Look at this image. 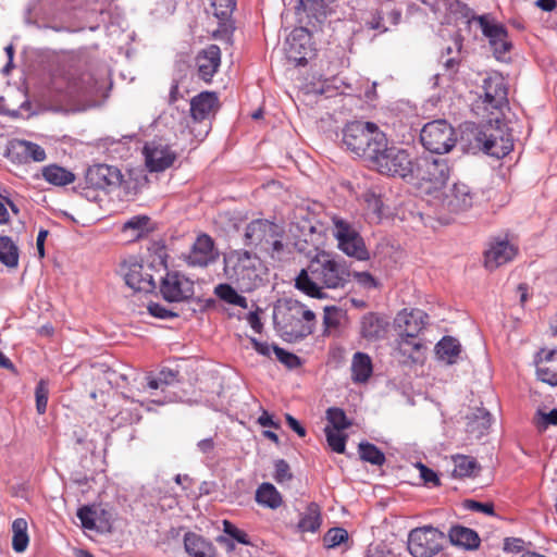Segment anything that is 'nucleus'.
<instances>
[{
    "label": "nucleus",
    "instance_id": "nucleus-22",
    "mask_svg": "<svg viewBox=\"0 0 557 557\" xmlns=\"http://www.w3.org/2000/svg\"><path fill=\"white\" fill-rule=\"evenodd\" d=\"M218 108V97L214 92L205 91L195 96L190 101V114L195 121L209 119Z\"/></svg>",
    "mask_w": 557,
    "mask_h": 557
},
{
    "label": "nucleus",
    "instance_id": "nucleus-6",
    "mask_svg": "<svg viewBox=\"0 0 557 557\" xmlns=\"http://www.w3.org/2000/svg\"><path fill=\"white\" fill-rule=\"evenodd\" d=\"M245 244L267 252L272 259H280L284 252V230L278 224L257 219L247 224Z\"/></svg>",
    "mask_w": 557,
    "mask_h": 557
},
{
    "label": "nucleus",
    "instance_id": "nucleus-38",
    "mask_svg": "<svg viewBox=\"0 0 557 557\" xmlns=\"http://www.w3.org/2000/svg\"><path fill=\"white\" fill-rule=\"evenodd\" d=\"M106 513L104 509H100L96 505H85L77 510V517L82 522V527L87 530L98 529L96 521Z\"/></svg>",
    "mask_w": 557,
    "mask_h": 557
},
{
    "label": "nucleus",
    "instance_id": "nucleus-62",
    "mask_svg": "<svg viewBox=\"0 0 557 557\" xmlns=\"http://www.w3.org/2000/svg\"><path fill=\"white\" fill-rule=\"evenodd\" d=\"M147 380H148L147 386L150 389H158V388L163 389L164 386H168L169 384H171V380L162 379V377H158V376L157 377L149 376Z\"/></svg>",
    "mask_w": 557,
    "mask_h": 557
},
{
    "label": "nucleus",
    "instance_id": "nucleus-45",
    "mask_svg": "<svg viewBox=\"0 0 557 557\" xmlns=\"http://www.w3.org/2000/svg\"><path fill=\"white\" fill-rule=\"evenodd\" d=\"M359 455L363 461L375 466H382L385 462L384 454L371 443L359 444Z\"/></svg>",
    "mask_w": 557,
    "mask_h": 557
},
{
    "label": "nucleus",
    "instance_id": "nucleus-13",
    "mask_svg": "<svg viewBox=\"0 0 557 557\" xmlns=\"http://www.w3.org/2000/svg\"><path fill=\"white\" fill-rule=\"evenodd\" d=\"M160 293L169 302H182L194 296V282L180 272H169L161 281Z\"/></svg>",
    "mask_w": 557,
    "mask_h": 557
},
{
    "label": "nucleus",
    "instance_id": "nucleus-53",
    "mask_svg": "<svg viewBox=\"0 0 557 557\" xmlns=\"http://www.w3.org/2000/svg\"><path fill=\"white\" fill-rule=\"evenodd\" d=\"M293 478L289 465L284 459L275 461L274 479L277 483L289 481Z\"/></svg>",
    "mask_w": 557,
    "mask_h": 557
},
{
    "label": "nucleus",
    "instance_id": "nucleus-11",
    "mask_svg": "<svg viewBox=\"0 0 557 557\" xmlns=\"http://www.w3.org/2000/svg\"><path fill=\"white\" fill-rule=\"evenodd\" d=\"M470 22H476L482 34L488 39L494 55L498 60H505L506 54L511 49V42L508 39L506 27L498 23L491 14L475 15L467 14Z\"/></svg>",
    "mask_w": 557,
    "mask_h": 557
},
{
    "label": "nucleus",
    "instance_id": "nucleus-3",
    "mask_svg": "<svg viewBox=\"0 0 557 557\" xmlns=\"http://www.w3.org/2000/svg\"><path fill=\"white\" fill-rule=\"evenodd\" d=\"M223 271L242 292H252L262 285L268 269L256 253L237 249L224 255Z\"/></svg>",
    "mask_w": 557,
    "mask_h": 557
},
{
    "label": "nucleus",
    "instance_id": "nucleus-20",
    "mask_svg": "<svg viewBox=\"0 0 557 557\" xmlns=\"http://www.w3.org/2000/svg\"><path fill=\"white\" fill-rule=\"evenodd\" d=\"M221 63V50L216 45H210L200 51L196 58L199 76L210 82Z\"/></svg>",
    "mask_w": 557,
    "mask_h": 557
},
{
    "label": "nucleus",
    "instance_id": "nucleus-40",
    "mask_svg": "<svg viewBox=\"0 0 557 557\" xmlns=\"http://www.w3.org/2000/svg\"><path fill=\"white\" fill-rule=\"evenodd\" d=\"M215 295L223 301L246 309L248 307L247 299L239 295L230 284H220L215 287Z\"/></svg>",
    "mask_w": 557,
    "mask_h": 557
},
{
    "label": "nucleus",
    "instance_id": "nucleus-41",
    "mask_svg": "<svg viewBox=\"0 0 557 557\" xmlns=\"http://www.w3.org/2000/svg\"><path fill=\"white\" fill-rule=\"evenodd\" d=\"M125 197L136 196L148 184V176H115Z\"/></svg>",
    "mask_w": 557,
    "mask_h": 557
},
{
    "label": "nucleus",
    "instance_id": "nucleus-31",
    "mask_svg": "<svg viewBox=\"0 0 557 557\" xmlns=\"http://www.w3.org/2000/svg\"><path fill=\"white\" fill-rule=\"evenodd\" d=\"M435 352L440 360L447 364L457 362L461 352L459 342L451 336H444L435 346Z\"/></svg>",
    "mask_w": 557,
    "mask_h": 557
},
{
    "label": "nucleus",
    "instance_id": "nucleus-36",
    "mask_svg": "<svg viewBox=\"0 0 557 557\" xmlns=\"http://www.w3.org/2000/svg\"><path fill=\"white\" fill-rule=\"evenodd\" d=\"M12 547L16 553H23L28 546L29 537L27 534V521L17 518L12 523Z\"/></svg>",
    "mask_w": 557,
    "mask_h": 557
},
{
    "label": "nucleus",
    "instance_id": "nucleus-9",
    "mask_svg": "<svg viewBox=\"0 0 557 557\" xmlns=\"http://www.w3.org/2000/svg\"><path fill=\"white\" fill-rule=\"evenodd\" d=\"M333 235L337 240L338 248L348 257L364 261L370 258V252L363 238L358 231L347 221L339 216H333Z\"/></svg>",
    "mask_w": 557,
    "mask_h": 557
},
{
    "label": "nucleus",
    "instance_id": "nucleus-14",
    "mask_svg": "<svg viewBox=\"0 0 557 557\" xmlns=\"http://www.w3.org/2000/svg\"><path fill=\"white\" fill-rule=\"evenodd\" d=\"M120 273L125 283L132 289L137 292H150L156 287L153 277L149 273H144V265L137 257H128L120 264Z\"/></svg>",
    "mask_w": 557,
    "mask_h": 557
},
{
    "label": "nucleus",
    "instance_id": "nucleus-56",
    "mask_svg": "<svg viewBox=\"0 0 557 557\" xmlns=\"http://www.w3.org/2000/svg\"><path fill=\"white\" fill-rule=\"evenodd\" d=\"M537 428L545 430L548 425H557V409L550 410L548 413L540 412Z\"/></svg>",
    "mask_w": 557,
    "mask_h": 557
},
{
    "label": "nucleus",
    "instance_id": "nucleus-5",
    "mask_svg": "<svg viewBox=\"0 0 557 557\" xmlns=\"http://www.w3.org/2000/svg\"><path fill=\"white\" fill-rule=\"evenodd\" d=\"M274 322L288 341L302 339L314 331L315 314L296 299H285L274 312Z\"/></svg>",
    "mask_w": 557,
    "mask_h": 557
},
{
    "label": "nucleus",
    "instance_id": "nucleus-58",
    "mask_svg": "<svg viewBox=\"0 0 557 557\" xmlns=\"http://www.w3.org/2000/svg\"><path fill=\"white\" fill-rule=\"evenodd\" d=\"M468 508L486 515H494V505L492 503H480L475 500H469Z\"/></svg>",
    "mask_w": 557,
    "mask_h": 557
},
{
    "label": "nucleus",
    "instance_id": "nucleus-35",
    "mask_svg": "<svg viewBox=\"0 0 557 557\" xmlns=\"http://www.w3.org/2000/svg\"><path fill=\"white\" fill-rule=\"evenodd\" d=\"M0 262L8 268L18 265V248L9 236H0Z\"/></svg>",
    "mask_w": 557,
    "mask_h": 557
},
{
    "label": "nucleus",
    "instance_id": "nucleus-8",
    "mask_svg": "<svg viewBox=\"0 0 557 557\" xmlns=\"http://www.w3.org/2000/svg\"><path fill=\"white\" fill-rule=\"evenodd\" d=\"M505 124L496 120V125H484L475 135V140L483 151L492 157L503 158L513 148L511 135L505 129Z\"/></svg>",
    "mask_w": 557,
    "mask_h": 557
},
{
    "label": "nucleus",
    "instance_id": "nucleus-29",
    "mask_svg": "<svg viewBox=\"0 0 557 557\" xmlns=\"http://www.w3.org/2000/svg\"><path fill=\"white\" fill-rule=\"evenodd\" d=\"M351 380L355 383H366L373 372L372 360L366 352L358 351L351 360Z\"/></svg>",
    "mask_w": 557,
    "mask_h": 557
},
{
    "label": "nucleus",
    "instance_id": "nucleus-28",
    "mask_svg": "<svg viewBox=\"0 0 557 557\" xmlns=\"http://www.w3.org/2000/svg\"><path fill=\"white\" fill-rule=\"evenodd\" d=\"M321 524V507L317 503L311 502L307 505L305 511L300 513L299 521L297 523V530L300 533H315L320 530Z\"/></svg>",
    "mask_w": 557,
    "mask_h": 557
},
{
    "label": "nucleus",
    "instance_id": "nucleus-47",
    "mask_svg": "<svg viewBox=\"0 0 557 557\" xmlns=\"http://www.w3.org/2000/svg\"><path fill=\"white\" fill-rule=\"evenodd\" d=\"M49 396V383L45 379H40L35 388L36 410L39 414H44L47 410Z\"/></svg>",
    "mask_w": 557,
    "mask_h": 557
},
{
    "label": "nucleus",
    "instance_id": "nucleus-18",
    "mask_svg": "<svg viewBox=\"0 0 557 557\" xmlns=\"http://www.w3.org/2000/svg\"><path fill=\"white\" fill-rule=\"evenodd\" d=\"M219 257L214 240L207 234L199 235L187 256V263L193 267H207Z\"/></svg>",
    "mask_w": 557,
    "mask_h": 557
},
{
    "label": "nucleus",
    "instance_id": "nucleus-55",
    "mask_svg": "<svg viewBox=\"0 0 557 557\" xmlns=\"http://www.w3.org/2000/svg\"><path fill=\"white\" fill-rule=\"evenodd\" d=\"M419 469L424 483L433 484L434 486H438L441 484L437 474L432 469L428 468L423 463H419Z\"/></svg>",
    "mask_w": 557,
    "mask_h": 557
},
{
    "label": "nucleus",
    "instance_id": "nucleus-19",
    "mask_svg": "<svg viewBox=\"0 0 557 557\" xmlns=\"http://www.w3.org/2000/svg\"><path fill=\"white\" fill-rule=\"evenodd\" d=\"M484 102L493 109H502L507 104V87L504 77L495 74L483 81Z\"/></svg>",
    "mask_w": 557,
    "mask_h": 557
},
{
    "label": "nucleus",
    "instance_id": "nucleus-63",
    "mask_svg": "<svg viewBox=\"0 0 557 557\" xmlns=\"http://www.w3.org/2000/svg\"><path fill=\"white\" fill-rule=\"evenodd\" d=\"M250 343L253 347V349L263 356H270L271 354V347L268 343L259 342L258 339L251 337Z\"/></svg>",
    "mask_w": 557,
    "mask_h": 557
},
{
    "label": "nucleus",
    "instance_id": "nucleus-60",
    "mask_svg": "<svg viewBox=\"0 0 557 557\" xmlns=\"http://www.w3.org/2000/svg\"><path fill=\"white\" fill-rule=\"evenodd\" d=\"M352 275L358 281V283L366 287L371 288L376 286L374 277L369 272H356Z\"/></svg>",
    "mask_w": 557,
    "mask_h": 557
},
{
    "label": "nucleus",
    "instance_id": "nucleus-21",
    "mask_svg": "<svg viewBox=\"0 0 557 557\" xmlns=\"http://www.w3.org/2000/svg\"><path fill=\"white\" fill-rule=\"evenodd\" d=\"M110 184L108 176H77L73 189L86 199L97 201Z\"/></svg>",
    "mask_w": 557,
    "mask_h": 557
},
{
    "label": "nucleus",
    "instance_id": "nucleus-59",
    "mask_svg": "<svg viewBox=\"0 0 557 557\" xmlns=\"http://www.w3.org/2000/svg\"><path fill=\"white\" fill-rule=\"evenodd\" d=\"M49 184L54 186H66L73 184L77 176H42Z\"/></svg>",
    "mask_w": 557,
    "mask_h": 557
},
{
    "label": "nucleus",
    "instance_id": "nucleus-26",
    "mask_svg": "<svg viewBox=\"0 0 557 557\" xmlns=\"http://www.w3.org/2000/svg\"><path fill=\"white\" fill-rule=\"evenodd\" d=\"M492 416L485 408H476L467 416V433L475 440L481 438L490 429Z\"/></svg>",
    "mask_w": 557,
    "mask_h": 557
},
{
    "label": "nucleus",
    "instance_id": "nucleus-50",
    "mask_svg": "<svg viewBox=\"0 0 557 557\" xmlns=\"http://www.w3.org/2000/svg\"><path fill=\"white\" fill-rule=\"evenodd\" d=\"M277 360L285 364L289 369H295L301 366L300 358L293 352L286 351L285 349L273 346L272 347Z\"/></svg>",
    "mask_w": 557,
    "mask_h": 557
},
{
    "label": "nucleus",
    "instance_id": "nucleus-30",
    "mask_svg": "<svg viewBox=\"0 0 557 557\" xmlns=\"http://www.w3.org/2000/svg\"><path fill=\"white\" fill-rule=\"evenodd\" d=\"M448 535L454 545L461 546L467 549H474L480 545V537L478 533L466 527L455 525L449 530Z\"/></svg>",
    "mask_w": 557,
    "mask_h": 557
},
{
    "label": "nucleus",
    "instance_id": "nucleus-34",
    "mask_svg": "<svg viewBox=\"0 0 557 557\" xmlns=\"http://www.w3.org/2000/svg\"><path fill=\"white\" fill-rule=\"evenodd\" d=\"M256 502L264 507L276 509L282 503V495L271 483H262L256 491Z\"/></svg>",
    "mask_w": 557,
    "mask_h": 557
},
{
    "label": "nucleus",
    "instance_id": "nucleus-4",
    "mask_svg": "<svg viewBox=\"0 0 557 557\" xmlns=\"http://www.w3.org/2000/svg\"><path fill=\"white\" fill-rule=\"evenodd\" d=\"M343 144L355 156L373 162L385 149L386 135L373 122L354 121L343 129Z\"/></svg>",
    "mask_w": 557,
    "mask_h": 557
},
{
    "label": "nucleus",
    "instance_id": "nucleus-52",
    "mask_svg": "<svg viewBox=\"0 0 557 557\" xmlns=\"http://www.w3.org/2000/svg\"><path fill=\"white\" fill-rule=\"evenodd\" d=\"M223 531L239 544L248 545L250 543L248 534L228 520L223 521Z\"/></svg>",
    "mask_w": 557,
    "mask_h": 557
},
{
    "label": "nucleus",
    "instance_id": "nucleus-1",
    "mask_svg": "<svg viewBox=\"0 0 557 557\" xmlns=\"http://www.w3.org/2000/svg\"><path fill=\"white\" fill-rule=\"evenodd\" d=\"M409 183L416 187L421 197L434 202L437 209V220L449 224L456 215L470 210L474 202V193L460 182L450 181V176H408Z\"/></svg>",
    "mask_w": 557,
    "mask_h": 557
},
{
    "label": "nucleus",
    "instance_id": "nucleus-43",
    "mask_svg": "<svg viewBox=\"0 0 557 557\" xmlns=\"http://www.w3.org/2000/svg\"><path fill=\"white\" fill-rule=\"evenodd\" d=\"M15 148L18 153L24 154L25 158L30 159L32 161L42 162L46 159L45 149L38 144L21 140L16 144Z\"/></svg>",
    "mask_w": 557,
    "mask_h": 557
},
{
    "label": "nucleus",
    "instance_id": "nucleus-37",
    "mask_svg": "<svg viewBox=\"0 0 557 557\" xmlns=\"http://www.w3.org/2000/svg\"><path fill=\"white\" fill-rule=\"evenodd\" d=\"M297 40L301 41L305 40L307 42L309 40V35L305 28H298L295 29L290 36L287 38V45H288V53L289 58L294 59L298 63H301V61L306 60V53L301 52V49H305V44H299V49H297Z\"/></svg>",
    "mask_w": 557,
    "mask_h": 557
},
{
    "label": "nucleus",
    "instance_id": "nucleus-57",
    "mask_svg": "<svg viewBox=\"0 0 557 557\" xmlns=\"http://www.w3.org/2000/svg\"><path fill=\"white\" fill-rule=\"evenodd\" d=\"M382 22H383L382 12L376 10L375 12L371 13V17L369 20H367L366 23L369 26V28H371V29L385 32L386 27H384Z\"/></svg>",
    "mask_w": 557,
    "mask_h": 557
},
{
    "label": "nucleus",
    "instance_id": "nucleus-61",
    "mask_svg": "<svg viewBox=\"0 0 557 557\" xmlns=\"http://www.w3.org/2000/svg\"><path fill=\"white\" fill-rule=\"evenodd\" d=\"M286 422L288 426L295 431L300 437L306 435V429L290 414H286Z\"/></svg>",
    "mask_w": 557,
    "mask_h": 557
},
{
    "label": "nucleus",
    "instance_id": "nucleus-54",
    "mask_svg": "<svg viewBox=\"0 0 557 557\" xmlns=\"http://www.w3.org/2000/svg\"><path fill=\"white\" fill-rule=\"evenodd\" d=\"M148 312L153 315L154 318L159 319H169L176 317V313L172 312L171 310L166 309L164 306L158 304V302H150L147 307Z\"/></svg>",
    "mask_w": 557,
    "mask_h": 557
},
{
    "label": "nucleus",
    "instance_id": "nucleus-64",
    "mask_svg": "<svg viewBox=\"0 0 557 557\" xmlns=\"http://www.w3.org/2000/svg\"><path fill=\"white\" fill-rule=\"evenodd\" d=\"M248 323L250 324L251 329L257 332L261 333L263 329V324L261 322V319L258 314V312H250L247 317Z\"/></svg>",
    "mask_w": 557,
    "mask_h": 557
},
{
    "label": "nucleus",
    "instance_id": "nucleus-12",
    "mask_svg": "<svg viewBox=\"0 0 557 557\" xmlns=\"http://www.w3.org/2000/svg\"><path fill=\"white\" fill-rule=\"evenodd\" d=\"M373 162L377 165L380 174H413L414 164L409 153L396 147H387L379 153Z\"/></svg>",
    "mask_w": 557,
    "mask_h": 557
},
{
    "label": "nucleus",
    "instance_id": "nucleus-32",
    "mask_svg": "<svg viewBox=\"0 0 557 557\" xmlns=\"http://www.w3.org/2000/svg\"><path fill=\"white\" fill-rule=\"evenodd\" d=\"M151 219L148 215L139 214L134 215L122 225V232L129 234L133 239H139L146 235L152 227L150 226Z\"/></svg>",
    "mask_w": 557,
    "mask_h": 557
},
{
    "label": "nucleus",
    "instance_id": "nucleus-23",
    "mask_svg": "<svg viewBox=\"0 0 557 557\" xmlns=\"http://www.w3.org/2000/svg\"><path fill=\"white\" fill-rule=\"evenodd\" d=\"M388 321L376 313H367L361 319L360 333L367 341H379L385 337Z\"/></svg>",
    "mask_w": 557,
    "mask_h": 557
},
{
    "label": "nucleus",
    "instance_id": "nucleus-15",
    "mask_svg": "<svg viewBox=\"0 0 557 557\" xmlns=\"http://www.w3.org/2000/svg\"><path fill=\"white\" fill-rule=\"evenodd\" d=\"M518 253V247L507 239L491 240L483 253V264L488 271L512 261Z\"/></svg>",
    "mask_w": 557,
    "mask_h": 557
},
{
    "label": "nucleus",
    "instance_id": "nucleus-17",
    "mask_svg": "<svg viewBox=\"0 0 557 557\" xmlns=\"http://www.w3.org/2000/svg\"><path fill=\"white\" fill-rule=\"evenodd\" d=\"M429 322V315L421 309H404L395 318L399 335L419 336Z\"/></svg>",
    "mask_w": 557,
    "mask_h": 557
},
{
    "label": "nucleus",
    "instance_id": "nucleus-27",
    "mask_svg": "<svg viewBox=\"0 0 557 557\" xmlns=\"http://www.w3.org/2000/svg\"><path fill=\"white\" fill-rule=\"evenodd\" d=\"M423 349L424 345L419 336L409 337L398 334L396 350L404 358V362H417Z\"/></svg>",
    "mask_w": 557,
    "mask_h": 557
},
{
    "label": "nucleus",
    "instance_id": "nucleus-24",
    "mask_svg": "<svg viewBox=\"0 0 557 557\" xmlns=\"http://www.w3.org/2000/svg\"><path fill=\"white\" fill-rule=\"evenodd\" d=\"M543 357L536 361L539 380L552 386L557 385V350L542 351Z\"/></svg>",
    "mask_w": 557,
    "mask_h": 557
},
{
    "label": "nucleus",
    "instance_id": "nucleus-7",
    "mask_svg": "<svg viewBox=\"0 0 557 557\" xmlns=\"http://www.w3.org/2000/svg\"><path fill=\"white\" fill-rule=\"evenodd\" d=\"M444 543L445 534L432 525L412 529L408 535V550L413 557H434Z\"/></svg>",
    "mask_w": 557,
    "mask_h": 557
},
{
    "label": "nucleus",
    "instance_id": "nucleus-39",
    "mask_svg": "<svg viewBox=\"0 0 557 557\" xmlns=\"http://www.w3.org/2000/svg\"><path fill=\"white\" fill-rule=\"evenodd\" d=\"M454 461V478H467L471 476L474 471L479 468L476 460L473 457L457 455L453 456Z\"/></svg>",
    "mask_w": 557,
    "mask_h": 557
},
{
    "label": "nucleus",
    "instance_id": "nucleus-51",
    "mask_svg": "<svg viewBox=\"0 0 557 557\" xmlns=\"http://www.w3.org/2000/svg\"><path fill=\"white\" fill-rule=\"evenodd\" d=\"M334 0H301L304 8L315 16H325Z\"/></svg>",
    "mask_w": 557,
    "mask_h": 557
},
{
    "label": "nucleus",
    "instance_id": "nucleus-49",
    "mask_svg": "<svg viewBox=\"0 0 557 557\" xmlns=\"http://www.w3.org/2000/svg\"><path fill=\"white\" fill-rule=\"evenodd\" d=\"M362 198L367 203L368 210H370L377 220H381L383 215V201L381 197L374 191L368 190L362 195Z\"/></svg>",
    "mask_w": 557,
    "mask_h": 557
},
{
    "label": "nucleus",
    "instance_id": "nucleus-16",
    "mask_svg": "<svg viewBox=\"0 0 557 557\" xmlns=\"http://www.w3.org/2000/svg\"><path fill=\"white\" fill-rule=\"evenodd\" d=\"M146 166L150 172H163L169 169L176 159V153L162 143H147L143 150Z\"/></svg>",
    "mask_w": 557,
    "mask_h": 557
},
{
    "label": "nucleus",
    "instance_id": "nucleus-42",
    "mask_svg": "<svg viewBox=\"0 0 557 557\" xmlns=\"http://www.w3.org/2000/svg\"><path fill=\"white\" fill-rule=\"evenodd\" d=\"M214 16L224 25L231 21L236 0H210Z\"/></svg>",
    "mask_w": 557,
    "mask_h": 557
},
{
    "label": "nucleus",
    "instance_id": "nucleus-33",
    "mask_svg": "<svg viewBox=\"0 0 557 557\" xmlns=\"http://www.w3.org/2000/svg\"><path fill=\"white\" fill-rule=\"evenodd\" d=\"M462 38L456 36L454 38V47H447L445 53L441 55L440 62L445 71L451 76L457 73L461 62Z\"/></svg>",
    "mask_w": 557,
    "mask_h": 557
},
{
    "label": "nucleus",
    "instance_id": "nucleus-44",
    "mask_svg": "<svg viewBox=\"0 0 557 557\" xmlns=\"http://www.w3.org/2000/svg\"><path fill=\"white\" fill-rule=\"evenodd\" d=\"M326 419L329 422L327 426H331V429L335 431H343L351 425V422L348 420L345 411L342 408H329L326 410Z\"/></svg>",
    "mask_w": 557,
    "mask_h": 557
},
{
    "label": "nucleus",
    "instance_id": "nucleus-46",
    "mask_svg": "<svg viewBox=\"0 0 557 557\" xmlns=\"http://www.w3.org/2000/svg\"><path fill=\"white\" fill-rule=\"evenodd\" d=\"M326 441L333 451L337 454L345 453L347 435L342 434L341 431L332 430L331 426L324 429Z\"/></svg>",
    "mask_w": 557,
    "mask_h": 557
},
{
    "label": "nucleus",
    "instance_id": "nucleus-25",
    "mask_svg": "<svg viewBox=\"0 0 557 557\" xmlns=\"http://www.w3.org/2000/svg\"><path fill=\"white\" fill-rule=\"evenodd\" d=\"M184 548L189 557H215L213 544L194 532L185 533Z\"/></svg>",
    "mask_w": 557,
    "mask_h": 557
},
{
    "label": "nucleus",
    "instance_id": "nucleus-10",
    "mask_svg": "<svg viewBox=\"0 0 557 557\" xmlns=\"http://www.w3.org/2000/svg\"><path fill=\"white\" fill-rule=\"evenodd\" d=\"M420 140L430 152L442 154L450 151L457 139L450 124L445 120H435L423 126Z\"/></svg>",
    "mask_w": 557,
    "mask_h": 557
},
{
    "label": "nucleus",
    "instance_id": "nucleus-48",
    "mask_svg": "<svg viewBox=\"0 0 557 557\" xmlns=\"http://www.w3.org/2000/svg\"><path fill=\"white\" fill-rule=\"evenodd\" d=\"M348 541V532L344 528H332L323 536L326 548H334Z\"/></svg>",
    "mask_w": 557,
    "mask_h": 557
},
{
    "label": "nucleus",
    "instance_id": "nucleus-2",
    "mask_svg": "<svg viewBox=\"0 0 557 557\" xmlns=\"http://www.w3.org/2000/svg\"><path fill=\"white\" fill-rule=\"evenodd\" d=\"M352 276L347 263L344 260H336L326 253L312 259L295 278V286L304 294L318 299L326 295L323 288H345Z\"/></svg>",
    "mask_w": 557,
    "mask_h": 557
}]
</instances>
